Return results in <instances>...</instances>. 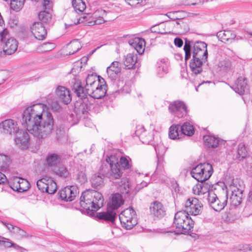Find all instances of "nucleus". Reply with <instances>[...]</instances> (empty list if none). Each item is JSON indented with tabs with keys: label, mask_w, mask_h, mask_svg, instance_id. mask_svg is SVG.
I'll list each match as a JSON object with an SVG mask.
<instances>
[{
	"label": "nucleus",
	"mask_w": 252,
	"mask_h": 252,
	"mask_svg": "<svg viewBox=\"0 0 252 252\" xmlns=\"http://www.w3.org/2000/svg\"><path fill=\"white\" fill-rule=\"evenodd\" d=\"M30 187L29 182L22 178H16L13 181L12 189L19 192H23L27 190Z\"/></svg>",
	"instance_id": "obj_19"
},
{
	"label": "nucleus",
	"mask_w": 252,
	"mask_h": 252,
	"mask_svg": "<svg viewBox=\"0 0 252 252\" xmlns=\"http://www.w3.org/2000/svg\"><path fill=\"white\" fill-rule=\"evenodd\" d=\"M53 4V0H43V6L45 9H50Z\"/></svg>",
	"instance_id": "obj_61"
},
{
	"label": "nucleus",
	"mask_w": 252,
	"mask_h": 252,
	"mask_svg": "<svg viewBox=\"0 0 252 252\" xmlns=\"http://www.w3.org/2000/svg\"><path fill=\"white\" fill-rule=\"evenodd\" d=\"M208 191L207 187L203 184V182L195 185L192 188V192L195 195H202Z\"/></svg>",
	"instance_id": "obj_41"
},
{
	"label": "nucleus",
	"mask_w": 252,
	"mask_h": 252,
	"mask_svg": "<svg viewBox=\"0 0 252 252\" xmlns=\"http://www.w3.org/2000/svg\"><path fill=\"white\" fill-rule=\"evenodd\" d=\"M72 4L77 12H83L86 8L85 2L82 0H72Z\"/></svg>",
	"instance_id": "obj_44"
},
{
	"label": "nucleus",
	"mask_w": 252,
	"mask_h": 252,
	"mask_svg": "<svg viewBox=\"0 0 252 252\" xmlns=\"http://www.w3.org/2000/svg\"><path fill=\"white\" fill-rule=\"evenodd\" d=\"M238 154L242 158L245 157L247 155L246 152H245V149L243 147L239 148L238 150Z\"/></svg>",
	"instance_id": "obj_63"
},
{
	"label": "nucleus",
	"mask_w": 252,
	"mask_h": 252,
	"mask_svg": "<svg viewBox=\"0 0 252 252\" xmlns=\"http://www.w3.org/2000/svg\"><path fill=\"white\" fill-rule=\"evenodd\" d=\"M116 216V212L108 207L106 212H98L96 214V217L99 220L111 222L115 221Z\"/></svg>",
	"instance_id": "obj_22"
},
{
	"label": "nucleus",
	"mask_w": 252,
	"mask_h": 252,
	"mask_svg": "<svg viewBox=\"0 0 252 252\" xmlns=\"http://www.w3.org/2000/svg\"><path fill=\"white\" fill-rule=\"evenodd\" d=\"M49 178H43L38 180L36 182V185L38 189L42 192H44L48 184V181Z\"/></svg>",
	"instance_id": "obj_51"
},
{
	"label": "nucleus",
	"mask_w": 252,
	"mask_h": 252,
	"mask_svg": "<svg viewBox=\"0 0 252 252\" xmlns=\"http://www.w3.org/2000/svg\"><path fill=\"white\" fill-rule=\"evenodd\" d=\"M3 239L4 240H1V246H3L6 248L12 247V245H13V243H12L8 239L3 238Z\"/></svg>",
	"instance_id": "obj_60"
},
{
	"label": "nucleus",
	"mask_w": 252,
	"mask_h": 252,
	"mask_svg": "<svg viewBox=\"0 0 252 252\" xmlns=\"http://www.w3.org/2000/svg\"><path fill=\"white\" fill-rule=\"evenodd\" d=\"M81 206L85 209L95 211L103 206V198L102 194L94 190L84 191L80 198Z\"/></svg>",
	"instance_id": "obj_2"
},
{
	"label": "nucleus",
	"mask_w": 252,
	"mask_h": 252,
	"mask_svg": "<svg viewBox=\"0 0 252 252\" xmlns=\"http://www.w3.org/2000/svg\"><path fill=\"white\" fill-rule=\"evenodd\" d=\"M208 201L210 206L216 211H220L226 205V200L219 199L217 195L212 191L208 195Z\"/></svg>",
	"instance_id": "obj_12"
},
{
	"label": "nucleus",
	"mask_w": 252,
	"mask_h": 252,
	"mask_svg": "<svg viewBox=\"0 0 252 252\" xmlns=\"http://www.w3.org/2000/svg\"><path fill=\"white\" fill-rule=\"evenodd\" d=\"M78 193V189L76 186L66 187L61 190L60 197L66 201H72Z\"/></svg>",
	"instance_id": "obj_14"
},
{
	"label": "nucleus",
	"mask_w": 252,
	"mask_h": 252,
	"mask_svg": "<svg viewBox=\"0 0 252 252\" xmlns=\"http://www.w3.org/2000/svg\"><path fill=\"white\" fill-rule=\"evenodd\" d=\"M48 184L46 186L45 192L49 194L54 193L57 189V185L56 183L51 179L49 178Z\"/></svg>",
	"instance_id": "obj_47"
},
{
	"label": "nucleus",
	"mask_w": 252,
	"mask_h": 252,
	"mask_svg": "<svg viewBox=\"0 0 252 252\" xmlns=\"http://www.w3.org/2000/svg\"><path fill=\"white\" fill-rule=\"evenodd\" d=\"M89 110L88 105L85 103H80L78 106L75 105V110L76 113L79 115L81 114L84 115V117L87 115Z\"/></svg>",
	"instance_id": "obj_46"
},
{
	"label": "nucleus",
	"mask_w": 252,
	"mask_h": 252,
	"mask_svg": "<svg viewBox=\"0 0 252 252\" xmlns=\"http://www.w3.org/2000/svg\"><path fill=\"white\" fill-rule=\"evenodd\" d=\"M52 96L51 94L48 95L47 98V102L52 110L54 111H58L61 108L60 105L57 100H52Z\"/></svg>",
	"instance_id": "obj_49"
},
{
	"label": "nucleus",
	"mask_w": 252,
	"mask_h": 252,
	"mask_svg": "<svg viewBox=\"0 0 252 252\" xmlns=\"http://www.w3.org/2000/svg\"><path fill=\"white\" fill-rule=\"evenodd\" d=\"M118 189L121 193L128 194L132 188L128 179L123 178L119 184Z\"/></svg>",
	"instance_id": "obj_31"
},
{
	"label": "nucleus",
	"mask_w": 252,
	"mask_h": 252,
	"mask_svg": "<svg viewBox=\"0 0 252 252\" xmlns=\"http://www.w3.org/2000/svg\"><path fill=\"white\" fill-rule=\"evenodd\" d=\"M31 29L35 38L39 40L45 39L47 35V31L41 23H34Z\"/></svg>",
	"instance_id": "obj_18"
},
{
	"label": "nucleus",
	"mask_w": 252,
	"mask_h": 252,
	"mask_svg": "<svg viewBox=\"0 0 252 252\" xmlns=\"http://www.w3.org/2000/svg\"><path fill=\"white\" fill-rule=\"evenodd\" d=\"M127 4L133 7L142 6L146 4V0H125Z\"/></svg>",
	"instance_id": "obj_52"
},
{
	"label": "nucleus",
	"mask_w": 252,
	"mask_h": 252,
	"mask_svg": "<svg viewBox=\"0 0 252 252\" xmlns=\"http://www.w3.org/2000/svg\"><path fill=\"white\" fill-rule=\"evenodd\" d=\"M144 131L145 130L144 127L142 126L139 125L136 126V129L135 133L137 136L140 137L143 135Z\"/></svg>",
	"instance_id": "obj_62"
},
{
	"label": "nucleus",
	"mask_w": 252,
	"mask_h": 252,
	"mask_svg": "<svg viewBox=\"0 0 252 252\" xmlns=\"http://www.w3.org/2000/svg\"><path fill=\"white\" fill-rule=\"evenodd\" d=\"M122 225L126 229H130L137 223L136 213L132 208H128L122 211L119 215Z\"/></svg>",
	"instance_id": "obj_7"
},
{
	"label": "nucleus",
	"mask_w": 252,
	"mask_h": 252,
	"mask_svg": "<svg viewBox=\"0 0 252 252\" xmlns=\"http://www.w3.org/2000/svg\"><path fill=\"white\" fill-rule=\"evenodd\" d=\"M38 18L41 21L40 23L49 24L52 20L51 14L46 11H41L38 14Z\"/></svg>",
	"instance_id": "obj_45"
},
{
	"label": "nucleus",
	"mask_w": 252,
	"mask_h": 252,
	"mask_svg": "<svg viewBox=\"0 0 252 252\" xmlns=\"http://www.w3.org/2000/svg\"><path fill=\"white\" fill-rule=\"evenodd\" d=\"M10 163V160L9 157L0 152V169L6 168Z\"/></svg>",
	"instance_id": "obj_48"
},
{
	"label": "nucleus",
	"mask_w": 252,
	"mask_h": 252,
	"mask_svg": "<svg viewBox=\"0 0 252 252\" xmlns=\"http://www.w3.org/2000/svg\"><path fill=\"white\" fill-rule=\"evenodd\" d=\"M180 11H172V12H169L166 14V15L170 19H171L173 21L175 20H179L181 18L180 16L177 15L179 13H180Z\"/></svg>",
	"instance_id": "obj_58"
},
{
	"label": "nucleus",
	"mask_w": 252,
	"mask_h": 252,
	"mask_svg": "<svg viewBox=\"0 0 252 252\" xmlns=\"http://www.w3.org/2000/svg\"><path fill=\"white\" fill-rule=\"evenodd\" d=\"M101 80L99 83H94V85L86 89V93L95 99H100L104 96L106 93V86L104 79L101 78Z\"/></svg>",
	"instance_id": "obj_9"
},
{
	"label": "nucleus",
	"mask_w": 252,
	"mask_h": 252,
	"mask_svg": "<svg viewBox=\"0 0 252 252\" xmlns=\"http://www.w3.org/2000/svg\"><path fill=\"white\" fill-rule=\"evenodd\" d=\"M179 125H173L169 129V137L172 139H180L182 138L181 131H179Z\"/></svg>",
	"instance_id": "obj_34"
},
{
	"label": "nucleus",
	"mask_w": 252,
	"mask_h": 252,
	"mask_svg": "<svg viewBox=\"0 0 252 252\" xmlns=\"http://www.w3.org/2000/svg\"><path fill=\"white\" fill-rule=\"evenodd\" d=\"M207 45L204 42L197 41L193 46V52H200L207 48Z\"/></svg>",
	"instance_id": "obj_54"
},
{
	"label": "nucleus",
	"mask_w": 252,
	"mask_h": 252,
	"mask_svg": "<svg viewBox=\"0 0 252 252\" xmlns=\"http://www.w3.org/2000/svg\"><path fill=\"white\" fill-rule=\"evenodd\" d=\"M123 204L122 195L119 193L113 195L111 200L108 203L107 207L114 211L119 208Z\"/></svg>",
	"instance_id": "obj_25"
},
{
	"label": "nucleus",
	"mask_w": 252,
	"mask_h": 252,
	"mask_svg": "<svg viewBox=\"0 0 252 252\" xmlns=\"http://www.w3.org/2000/svg\"><path fill=\"white\" fill-rule=\"evenodd\" d=\"M202 204L199 200L194 197L189 198L185 203V210L188 214L196 216L201 212Z\"/></svg>",
	"instance_id": "obj_11"
},
{
	"label": "nucleus",
	"mask_w": 252,
	"mask_h": 252,
	"mask_svg": "<svg viewBox=\"0 0 252 252\" xmlns=\"http://www.w3.org/2000/svg\"><path fill=\"white\" fill-rule=\"evenodd\" d=\"M181 135L182 136H191L193 134L194 129L193 126L189 123H185L181 127Z\"/></svg>",
	"instance_id": "obj_36"
},
{
	"label": "nucleus",
	"mask_w": 252,
	"mask_h": 252,
	"mask_svg": "<svg viewBox=\"0 0 252 252\" xmlns=\"http://www.w3.org/2000/svg\"><path fill=\"white\" fill-rule=\"evenodd\" d=\"M103 167L100 172L94 174L91 178V183L94 188L101 186L103 183L104 178L106 176L105 172L103 171Z\"/></svg>",
	"instance_id": "obj_28"
},
{
	"label": "nucleus",
	"mask_w": 252,
	"mask_h": 252,
	"mask_svg": "<svg viewBox=\"0 0 252 252\" xmlns=\"http://www.w3.org/2000/svg\"><path fill=\"white\" fill-rule=\"evenodd\" d=\"M72 90L76 95L81 98H85L87 94L86 92V88L84 89L82 86L80 81L76 78L74 79V81L73 82Z\"/></svg>",
	"instance_id": "obj_26"
},
{
	"label": "nucleus",
	"mask_w": 252,
	"mask_h": 252,
	"mask_svg": "<svg viewBox=\"0 0 252 252\" xmlns=\"http://www.w3.org/2000/svg\"><path fill=\"white\" fill-rule=\"evenodd\" d=\"M174 225L177 229V233H185L193 228L194 221L186 211L177 212L174 217Z\"/></svg>",
	"instance_id": "obj_3"
},
{
	"label": "nucleus",
	"mask_w": 252,
	"mask_h": 252,
	"mask_svg": "<svg viewBox=\"0 0 252 252\" xmlns=\"http://www.w3.org/2000/svg\"><path fill=\"white\" fill-rule=\"evenodd\" d=\"M137 60V57L136 55L129 53L125 57L123 62L126 67L130 69L134 68Z\"/></svg>",
	"instance_id": "obj_30"
},
{
	"label": "nucleus",
	"mask_w": 252,
	"mask_h": 252,
	"mask_svg": "<svg viewBox=\"0 0 252 252\" xmlns=\"http://www.w3.org/2000/svg\"><path fill=\"white\" fill-rule=\"evenodd\" d=\"M157 157L158 158L162 159V156L165 152V148L162 144L158 145L155 147Z\"/></svg>",
	"instance_id": "obj_55"
},
{
	"label": "nucleus",
	"mask_w": 252,
	"mask_h": 252,
	"mask_svg": "<svg viewBox=\"0 0 252 252\" xmlns=\"http://www.w3.org/2000/svg\"><path fill=\"white\" fill-rule=\"evenodd\" d=\"M162 161L163 160L161 158L158 159L157 167L156 171L152 175V178H155L157 176L159 178H161L165 175V172L164 169V165Z\"/></svg>",
	"instance_id": "obj_35"
},
{
	"label": "nucleus",
	"mask_w": 252,
	"mask_h": 252,
	"mask_svg": "<svg viewBox=\"0 0 252 252\" xmlns=\"http://www.w3.org/2000/svg\"><path fill=\"white\" fill-rule=\"evenodd\" d=\"M46 160L49 166L53 167L61 162V157L57 154L50 153L47 156Z\"/></svg>",
	"instance_id": "obj_32"
},
{
	"label": "nucleus",
	"mask_w": 252,
	"mask_h": 252,
	"mask_svg": "<svg viewBox=\"0 0 252 252\" xmlns=\"http://www.w3.org/2000/svg\"><path fill=\"white\" fill-rule=\"evenodd\" d=\"M175 27L179 30V32L182 34L188 32L189 30L188 24L183 21L182 18L176 21Z\"/></svg>",
	"instance_id": "obj_42"
},
{
	"label": "nucleus",
	"mask_w": 252,
	"mask_h": 252,
	"mask_svg": "<svg viewBox=\"0 0 252 252\" xmlns=\"http://www.w3.org/2000/svg\"><path fill=\"white\" fill-rule=\"evenodd\" d=\"M77 179L78 181L81 184L85 183L87 181V178L86 175L83 171H80L78 172L77 176Z\"/></svg>",
	"instance_id": "obj_59"
},
{
	"label": "nucleus",
	"mask_w": 252,
	"mask_h": 252,
	"mask_svg": "<svg viewBox=\"0 0 252 252\" xmlns=\"http://www.w3.org/2000/svg\"><path fill=\"white\" fill-rule=\"evenodd\" d=\"M55 48V45L53 43L47 42L41 45L40 50L43 52H47L53 50Z\"/></svg>",
	"instance_id": "obj_56"
},
{
	"label": "nucleus",
	"mask_w": 252,
	"mask_h": 252,
	"mask_svg": "<svg viewBox=\"0 0 252 252\" xmlns=\"http://www.w3.org/2000/svg\"><path fill=\"white\" fill-rule=\"evenodd\" d=\"M106 161L109 164L110 171L109 172H106V177L110 179H118L120 178L123 172L120 168L119 164V159L115 156H110L106 159Z\"/></svg>",
	"instance_id": "obj_8"
},
{
	"label": "nucleus",
	"mask_w": 252,
	"mask_h": 252,
	"mask_svg": "<svg viewBox=\"0 0 252 252\" xmlns=\"http://www.w3.org/2000/svg\"><path fill=\"white\" fill-rule=\"evenodd\" d=\"M2 223L10 232L15 234L18 238L22 239L28 237L27 233L19 227L4 222H2Z\"/></svg>",
	"instance_id": "obj_23"
},
{
	"label": "nucleus",
	"mask_w": 252,
	"mask_h": 252,
	"mask_svg": "<svg viewBox=\"0 0 252 252\" xmlns=\"http://www.w3.org/2000/svg\"><path fill=\"white\" fill-rule=\"evenodd\" d=\"M213 172L212 165L209 163H200L192 169V177L197 181L203 182L207 180L211 176Z\"/></svg>",
	"instance_id": "obj_4"
},
{
	"label": "nucleus",
	"mask_w": 252,
	"mask_h": 252,
	"mask_svg": "<svg viewBox=\"0 0 252 252\" xmlns=\"http://www.w3.org/2000/svg\"><path fill=\"white\" fill-rule=\"evenodd\" d=\"M0 131L6 134H16L20 129L17 122L12 119H7L0 123Z\"/></svg>",
	"instance_id": "obj_10"
},
{
	"label": "nucleus",
	"mask_w": 252,
	"mask_h": 252,
	"mask_svg": "<svg viewBox=\"0 0 252 252\" xmlns=\"http://www.w3.org/2000/svg\"><path fill=\"white\" fill-rule=\"evenodd\" d=\"M54 172L56 175L63 178H66L69 175L68 170L64 166H62L58 167L54 170Z\"/></svg>",
	"instance_id": "obj_50"
},
{
	"label": "nucleus",
	"mask_w": 252,
	"mask_h": 252,
	"mask_svg": "<svg viewBox=\"0 0 252 252\" xmlns=\"http://www.w3.org/2000/svg\"><path fill=\"white\" fill-rule=\"evenodd\" d=\"M106 16V12L103 9H98L93 14L87 13L79 18L78 23H82L86 22V24L89 26L95 25H100L104 23L106 21L104 17Z\"/></svg>",
	"instance_id": "obj_5"
},
{
	"label": "nucleus",
	"mask_w": 252,
	"mask_h": 252,
	"mask_svg": "<svg viewBox=\"0 0 252 252\" xmlns=\"http://www.w3.org/2000/svg\"><path fill=\"white\" fill-rule=\"evenodd\" d=\"M121 71V67L118 62L114 61L107 68L106 72L108 75L113 79L116 77L117 74Z\"/></svg>",
	"instance_id": "obj_27"
},
{
	"label": "nucleus",
	"mask_w": 252,
	"mask_h": 252,
	"mask_svg": "<svg viewBox=\"0 0 252 252\" xmlns=\"http://www.w3.org/2000/svg\"><path fill=\"white\" fill-rule=\"evenodd\" d=\"M169 111L178 118H182L187 112V107L181 101L176 100L171 103L168 107Z\"/></svg>",
	"instance_id": "obj_13"
},
{
	"label": "nucleus",
	"mask_w": 252,
	"mask_h": 252,
	"mask_svg": "<svg viewBox=\"0 0 252 252\" xmlns=\"http://www.w3.org/2000/svg\"><path fill=\"white\" fill-rule=\"evenodd\" d=\"M129 159H130L129 158H126L124 157H122L120 158V160H119V163H120L123 169L125 170L128 169L131 167V165L129 162Z\"/></svg>",
	"instance_id": "obj_53"
},
{
	"label": "nucleus",
	"mask_w": 252,
	"mask_h": 252,
	"mask_svg": "<svg viewBox=\"0 0 252 252\" xmlns=\"http://www.w3.org/2000/svg\"><path fill=\"white\" fill-rule=\"evenodd\" d=\"M203 140L205 145L208 147H216L219 143V140L218 138L212 135H205Z\"/></svg>",
	"instance_id": "obj_37"
},
{
	"label": "nucleus",
	"mask_w": 252,
	"mask_h": 252,
	"mask_svg": "<svg viewBox=\"0 0 252 252\" xmlns=\"http://www.w3.org/2000/svg\"><path fill=\"white\" fill-rule=\"evenodd\" d=\"M18 43L17 41L13 37L8 38L4 43L3 46V52L5 54L11 55L14 53L18 48Z\"/></svg>",
	"instance_id": "obj_20"
},
{
	"label": "nucleus",
	"mask_w": 252,
	"mask_h": 252,
	"mask_svg": "<svg viewBox=\"0 0 252 252\" xmlns=\"http://www.w3.org/2000/svg\"><path fill=\"white\" fill-rule=\"evenodd\" d=\"M218 66L220 70L224 72L229 71L232 69V63L228 59L220 61L218 64Z\"/></svg>",
	"instance_id": "obj_39"
},
{
	"label": "nucleus",
	"mask_w": 252,
	"mask_h": 252,
	"mask_svg": "<svg viewBox=\"0 0 252 252\" xmlns=\"http://www.w3.org/2000/svg\"><path fill=\"white\" fill-rule=\"evenodd\" d=\"M46 105L37 103L26 107L22 113V124L38 139H44L52 133L54 125L52 115Z\"/></svg>",
	"instance_id": "obj_1"
},
{
	"label": "nucleus",
	"mask_w": 252,
	"mask_h": 252,
	"mask_svg": "<svg viewBox=\"0 0 252 252\" xmlns=\"http://www.w3.org/2000/svg\"><path fill=\"white\" fill-rule=\"evenodd\" d=\"M174 44L176 46L178 47H181L183 44V40L180 38H176L174 39Z\"/></svg>",
	"instance_id": "obj_64"
},
{
	"label": "nucleus",
	"mask_w": 252,
	"mask_h": 252,
	"mask_svg": "<svg viewBox=\"0 0 252 252\" xmlns=\"http://www.w3.org/2000/svg\"><path fill=\"white\" fill-rule=\"evenodd\" d=\"M129 43L139 54L141 55L144 53L145 47V42L144 39L138 37L135 38Z\"/></svg>",
	"instance_id": "obj_24"
},
{
	"label": "nucleus",
	"mask_w": 252,
	"mask_h": 252,
	"mask_svg": "<svg viewBox=\"0 0 252 252\" xmlns=\"http://www.w3.org/2000/svg\"><path fill=\"white\" fill-rule=\"evenodd\" d=\"M232 88L236 93L240 94H243L248 90L249 86L247 79L244 76L238 77L235 81Z\"/></svg>",
	"instance_id": "obj_17"
},
{
	"label": "nucleus",
	"mask_w": 252,
	"mask_h": 252,
	"mask_svg": "<svg viewBox=\"0 0 252 252\" xmlns=\"http://www.w3.org/2000/svg\"><path fill=\"white\" fill-rule=\"evenodd\" d=\"M217 37L222 42H231L235 38L236 35L231 31H220L217 34Z\"/></svg>",
	"instance_id": "obj_29"
},
{
	"label": "nucleus",
	"mask_w": 252,
	"mask_h": 252,
	"mask_svg": "<svg viewBox=\"0 0 252 252\" xmlns=\"http://www.w3.org/2000/svg\"><path fill=\"white\" fill-rule=\"evenodd\" d=\"M101 77L93 74L88 75L86 80V89L95 84H98L101 81Z\"/></svg>",
	"instance_id": "obj_40"
},
{
	"label": "nucleus",
	"mask_w": 252,
	"mask_h": 252,
	"mask_svg": "<svg viewBox=\"0 0 252 252\" xmlns=\"http://www.w3.org/2000/svg\"><path fill=\"white\" fill-rule=\"evenodd\" d=\"M184 49L185 52V60H188L191 57L190 45L189 41H186Z\"/></svg>",
	"instance_id": "obj_57"
},
{
	"label": "nucleus",
	"mask_w": 252,
	"mask_h": 252,
	"mask_svg": "<svg viewBox=\"0 0 252 252\" xmlns=\"http://www.w3.org/2000/svg\"><path fill=\"white\" fill-rule=\"evenodd\" d=\"M242 193L241 191L238 190L232 192L230 197V203L232 205L237 206L240 205L242 202Z\"/></svg>",
	"instance_id": "obj_33"
},
{
	"label": "nucleus",
	"mask_w": 252,
	"mask_h": 252,
	"mask_svg": "<svg viewBox=\"0 0 252 252\" xmlns=\"http://www.w3.org/2000/svg\"><path fill=\"white\" fill-rule=\"evenodd\" d=\"M56 94L58 99L65 104L71 101V96L69 90L65 87L59 86L56 89Z\"/></svg>",
	"instance_id": "obj_16"
},
{
	"label": "nucleus",
	"mask_w": 252,
	"mask_h": 252,
	"mask_svg": "<svg viewBox=\"0 0 252 252\" xmlns=\"http://www.w3.org/2000/svg\"><path fill=\"white\" fill-rule=\"evenodd\" d=\"M14 140L17 146L22 149H26L29 146L30 138L27 131H19L16 134Z\"/></svg>",
	"instance_id": "obj_15"
},
{
	"label": "nucleus",
	"mask_w": 252,
	"mask_h": 252,
	"mask_svg": "<svg viewBox=\"0 0 252 252\" xmlns=\"http://www.w3.org/2000/svg\"><path fill=\"white\" fill-rule=\"evenodd\" d=\"M82 48V45L78 39H74L71 41L68 45V49L70 50L69 55H72L77 52Z\"/></svg>",
	"instance_id": "obj_38"
},
{
	"label": "nucleus",
	"mask_w": 252,
	"mask_h": 252,
	"mask_svg": "<svg viewBox=\"0 0 252 252\" xmlns=\"http://www.w3.org/2000/svg\"><path fill=\"white\" fill-rule=\"evenodd\" d=\"M150 209L151 213L157 218H161L165 215V211L162 204L158 201L153 202Z\"/></svg>",
	"instance_id": "obj_21"
},
{
	"label": "nucleus",
	"mask_w": 252,
	"mask_h": 252,
	"mask_svg": "<svg viewBox=\"0 0 252 252\" xmlns=\"http://www.w3.org/2000/svg\"><path fill=\"white\" fill-rule=\"evenodd\" d=\"M25 0H11L10 9L16 12L19 11L23 7Z\"/></svg>",
	"instance_id": "obj_43"
},
{
	"label": "nucleus",
	"mask_w": 252,
	"mask_h": 252,
	"mask_svg": "<svg viewBox=\"0 0 252 252\" xmlns=\"http://www.w3.org/2000/svg\"><path fill=\"white\" fill-rule=\"evenodd\" d=\"M193 59L189 63L190 68L193 73L198 74L201 72L202 65L207 61L208 52L207 48L200 52H193Z\"/></svg>",
	"instance_id": "obj_6"
}]
</instances>
